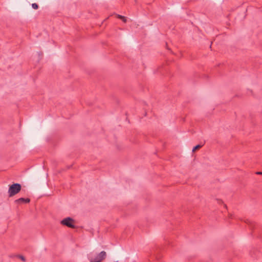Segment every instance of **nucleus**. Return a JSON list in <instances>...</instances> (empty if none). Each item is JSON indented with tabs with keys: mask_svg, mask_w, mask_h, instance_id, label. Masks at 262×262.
I'll return each mask as SVG.
<instances>
[{
	"mask_svg": "<svg viewBox=\"0 0 262 262\" xmlns=\"http://www.w3.org/2000/svg\"><path fill=\"white\" fill-rule=\"evenodd\" d=\"M106 257V253L105 251H102L95 256L94 259L96 262H101Z\"/></svg>",
	"mask_w": 262,
	"mask_h": 262,
	"instance_id": "nucleus-3",
	"label": "nucleus"
},
{
	"mask_svg": "<svg viewBox=\"0 0 262 262\" xmlns=\"http://www.w3.org/2000/svg\"><path fill=\"white\" fill-rule=\"evenodd\" d=\"M256 173L258 174H262V172H257Z\"/></svg>",
	"mask_w": 262,
	"mask_h": 262,
	"instance_id": "nucleus-10",
	"label": "nucleus"
},
{
	"mask_svg": "<svg viewBox=\"0 0 262 262\" xmlns=\"http://www.w3.org/2000/svg\"><path fill=\"white\" fill-rule=\"evenodd\" d=\"M30 202V200L29 198H20L17 200H16L15 201V202L17 204H20V203H29Z\"/></svg>",
	"mask_w": 262,
	"mask_h": 262,
	"instance_id": "nucleus-4",
	"label": "nucleus"
},
{
	"mask_svg": "<svg viewBox=\"0 0 262 262\" xmlns=\"http://www.w3.org/2000/svg\"><path fill=\"white\" fill-rule=\"evenodd\" d=\"M21 186L18 183H14L9 186L8 194L9 197H12L18 193L21 190Z\"/></svg>",
	"mask_w": 262,
	"mask_h": 262,
	"instance_id": "nucleus-1",
	"label": "nucleus"
},
{
	"mask_svg": "<svg viewBox=\"0 0 262 262\" xmlns=\"http://www.w3.org/2000/svg\"><path fill=\"white\" fill-rule=\"evenodd\" d=\"M17 257L18 258H19L23 261H24V262L26 261V258L24 256L21 255H17Z\"/></svg>",
	"mask_w": 262,
	"mask_h": 262,
	"instance_id": "nucleus-8",
	"label": "nucleus"
},
{
	"mask_svg": "<svg viewBox=\"0 0 262 262\" xmlns=\"http://www.w3.org/2000/svg\"><path fill=\"white\" fill-rule=\"evenodd\" d=\"M91 261L90 262H96V261L92 257L90 258Z\"/></svg>",
	"mask_w": 262,
	"mask_h": 262,
	"instance_id": "nucleus-9",
	"label": "nucleus"
},
{
	"mask_svg": "<svg viewBox=\"0 0 262 262\" xmlns=\"http://www.w3.org/2000/svg\"><path fill=\"white\" fill-rule=\"evenodd\" d=\"M74 220L71 217H68L61 221V224L63 225L66 226L71 228H75V226L74 225Z\"/></svg>",
	"mask_w": 262,
	"mask_h": 262,
	"instance_id": "nucleus-2",
	"label": "nucleus"
},
{
	"mask_svg": "<svg viewBox=\"0 0 262 262\" xmlns=\"http://www.w3.org/2000/svg\"><path fill=\"white\" fill-rule=\"evenodd\" d=\"M203 145L198 144L194 146L192 149V152H194L195 150L200 149L202 147Z\"/></svg>",
	"mask_w": 262,
	"mask_h": 262,
	"instance_id": "nucleus-6",
	"label": "nucleus"
},
{
	"mask_svg": "<svg viewBox=\"0 0 262 262\" xmlns=\"http://www.w3.org/2000/svg\"><path fill=\"white\" fill-rule=\"evenodd\" d=\"M116 16L118 18L121 19L124 23L126 22L127 20L125 16L119 15V14H117Z\"/></svg>",
	"mask_w": 262,
	"mask_h": 262,
	"instance_id": "nucleus-5",
	"label": "nucleus"
},
{
	"mask_svg": "<svg viewBox=\"0 0 262 262\" xmlns=\"http://www.w3.org/2000/svg\"><path fill=\"white\" fill-rule=\"evenodd\" d=\"M32 7L34 9H37L38 8V5L36 3H33L32 4Z\"/></svg>",
	"mask_w": 262,
	"mask_h": 262,
	"instance_id": "nucleus-7",
	"label": "nucleus"
}]
</instances>
